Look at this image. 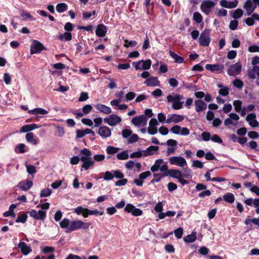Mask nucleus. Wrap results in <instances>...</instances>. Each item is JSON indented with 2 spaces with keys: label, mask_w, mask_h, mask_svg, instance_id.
<instances>
[{
  "label": "nucleus",
  "mask_w": 259,
  "mask_h": 259,
  "mask_svg": "<svg viewBox=\"0 0 259 259\" xmlns=\"http://www.w3.org/2000/svg\"><path fill=\"white\" fill-rule=\"evenodd\" d=\"M80 154L81 155L80 160L82 162V168L88 170L90 166L94 165L95 161L91 158L92 152L89 149L83 148L80 151Z\"/></svg>",
  "instance_id": "obj_1"
},
{
  "label": "nucleus",
  "mask_w": 259,
  "mask_h": 259,
  "mask_svg": "<svg viewBox=\"0 0 259 259\" xmlns=\"http://www.w3.org/2000/svg\"><path fill=\"white\" fill-rule=\"evenodd\" d=\"M73 212L77 215H82L84 218H87L89 215H102L104 211H99L97 209L89 210L87 208H84L82 206H78L73 209Z\"/></svg>",
  "instance_id": "obj_2"
},
{
  "label": "nucleus",
  "mask_w": 259,
  "mask_h": 259,
  "mask_svg": "<svg viewBox=\"0 0 259 259\" xmlns=\"http://www.w3.org/2000/svg\"><path fill=\"white\" fill-rule=\"evenodd\" d=\"M168 102L172 103V107L175 110H179L182 108L183 102L181 101L183 97L181 95L173 94L168 95L166 97Z\"/></svg>",
  "instance_id": "obj_3"
},
{
  "label": "nucleus",
  "mask_w": 259,
  "mask_h": 259,
  "mask_svg": "<svg viewBox=\"0 0 259 259\" xmlns=\"http://www.w3.org/2000/svg\"><path fill=\"white\" fill-rule=\"evenodd\" d=\"M90 226V223H84L80 220L71 221L69 232L77 229H87Z\"/></svg>",
  "instance_id": "obj_4"
},
{
  "label": "nucleus",
  "mask_w": 259,
  "mask_h": 259,
  "mask_svg": "<svg viewBox=\"0 0 259 259\" xmlns=\"http://www.w3.org/2000/svg\"><path fill=\"white\" fill-rule=\"evenodd\" d=\"M151 170L152 172H155L159 170L161 172H165L167 170L168 167L167 164L165 163L163 159H157L153 165L151 167Z\"/></svg>",
  "instance_id": "obj_5"
},
{
  "label": "nucleus",
  "mask_w": 259,
  "mask_h": 259,
  "mask_svg": "<svg viewBox=\"0 0 259 259\" xmlns=\"http://www.w3.org/2000/svg\"><path fill=\"white\" fill-rule=\"evenodd\" d=\"M168 160L171 165H175L180 167H184L187 166V162L185 159L180 156L170 157Z\"/></svg>",
  "instance_id": "obj_6"
},
{
  "label": "nucleus",
  "mask_w": 259,
  "mask_h": 259,
  "mask_svg": "<svg viewBox=\"0 0 259 259\" xmlns=\"http://www.w3.org/2000/svg\"><path fill=\"white\" fill-rule=\"evenodd\" d=\"M147 120L148 118L142 114L134 117L131 120V123L136 127H140L146 126Z\"/></svg>",
  "instance_id": "obj_7"
},
{
  "label": "nucleus",
  "mask_w": 259,
  "mask_h": 259,
  "mask_svg": "<svg viewBox=\"0 0 259 259\" xmlns=\"http://www.w3.org/2000/svg\"><path fill=\"white\" fill-rule=\"evenodd\" d=\"M215 5V4L211 1H204L200 5V9L205 15H208L211 12Z\"/></svg>",
  "instance_id": "obj_8"
},
{
  "label": "nucleus",
  "mask_w": 259,
  "mask_h": 259,
  "mask_svg": "<svg viewBox=\"0 0 259 259\" xmlns=\"http://www.w3.org/2000/svg\"><path fill=\"white\" fill-rule=\"evenodd\" d=\"M136 70H148L151 67V61L150 59L146 60H142L138 62L133 63Z\"/></svg>",
  "instance_id": "obj_9"
},
{
  "label": "nucleus",
  "mask_w": 259,
  "mask_h": 259,
  "mask_svg": "<svg viewBox=\"0 0 259 259\" xmlns=\"http://www.w3.org/2000/svg\"><path fill=\"white\" fill-rule=\"evenodd\" d=\"M105 123L111 126H114L121 121V118L116 114H111L104 119Z\"/></svg>",
  "instance_id": "obj_10"
},
{
  "label": "nucleus",
  "mask_w": 259,
  "mask_h": 259,
  "mask_svg": "<svg viewBox=\"0 0 259 259\" xmlns=\"http://www.w3.org/2000/svg\"><path fill=\"white\" fill-rule=\"evenodd\" d=\"M228 116L229 117L224 120V125L226 126L230 125H237L238 121L240 118L239 115L234 113H231Z\"/></svg>",
  "instance_id": "obj_11"
},
{
  "label": "nucleus",
  "mask_w": 259,
  "mask_h": 259,
  "mask_svg": "<svg viewBox=\"0 0 259 259\" xmlns=\"http://www.w3.org/2000/svg\"><path fill=\"white\" fill-rule=\"evenodd\" d=\"M242 69V65L240 62H237L236 64L231 65L227 71L229 75L236 76L238 75Z\"/></svg>",
  "instance_id": "obj_12"
},
{
  "label": "nucleus",
  "mask_w": 259,
  "mask_h": 259,
  "mask_svg": "<svg viewBox=\"0 0 259 259\" xmlns=\"http://www.w3.org/2000/svg\"><path fill=\"white\" fill-rule=\"evenodd\" d=\"M124 211L131 213L133 215L138 217L142 214L143 211L140 208H136L134 205L128 203L124 208Z\"/></svg>",
  "instance_id": "obj_13"
},
{
  "label": "nucleus",
  "mask_w": 259,
  "mask_h": 259,
  "mask_svg": "<svg viewBox=\"0 0 259 259\" xmlns=\"http://www.w3.org/2000/svg\"><path fill=\"white\" fill-rule=\"evenodd\" d=\"M48 113V111L41 108H36L28 111V114L35 115V119L36 120H39V118L42 117L41 115L47 114Z\"/></svg>",
  "instance_id": "obj_14"
},
{
  "label": "nucleus",
  "mask_w": 259,
  "mask_h": 259,
  "mask_svg": "<svg viewBox=\"0 0 259 259\" xmlns=\"http://www.w3.org/2000/svg\"><path fill=\"white\" fill-rule=\"evenodd\" d=\"M29 213L30 216L35 220L44 221L46 217V212L42 210L37 211L34 209H32L29 212Z\"/></svg>",
  "instance_id": "obj_15"
},
{
  "label": "nucleus",
  "mask_w": 259,
  "mask_h": 259,
  "mask_svg": "<svg viewBox=\"0 0 259 259\" xmlns=\"http://www.w3.org/2000/svg\"><path fill=\"white\" fill-rule=\"evenodd\" d=\"M166 143L168 146L166 151V155L168 156L174 154L177 148V141L175 140L169 139L166 141Z\"/></svg>",
  "instance_id": "obj_16"
},
{
  "label": "nucleus",
  "mask_w": 259,
  "mask_h": 259,
  "mask_svg": "<svg viewBox=\"0 0 259 259\" xmlns=\"http://www.w3.org/2000/svg\"><path fill=\"white\" fill-rule=\"evenodd\" d=\"M243 8L245 10L246 15L247 16L250 15L255 10L256 5L251 0H247L243 5Z\"/></svg>",
  "instance_id": "obj_17"
},
{
  "label": "nucleus",
  "mask_w": 259,
  "mask_h": 259,
  "mask_svg": "<svg viewBox=\"0 0 259 259\" xmlns=\"http://www.w3.org/2000/svg\"><path fill=\"white\" fill-rule=\"evenodd\" d=\"M158 124V121L155 118H152L149 122V126L147 132L149 134L153 135L157 133V125Z\"/></svg>",
  "instance_id": "obj_18"
},
{
  "label": "nucleus",
  "mask_w": 259,
  "mask_h": 259,
  "mask_svg": "<svg viewBox=\"0 0 259 259\" xmlns=\"http://www.w3.org/2000/svg\"><path fill=\"white\" fill-rule=\"evenodd\" d=\"M199 41L201 46H208L210 43L209 32L205 30L201 33L199 38Z\"/></svg>",
  "instance_id": "obj_19"
},
{
  "label": "nucleus",
  "mask_w": 259,
  "mask_h": 259,
  "mask_svg": "<svg viewBox=\"0 0 259 259\" xmlns=\"http://www.w3.org/2000/svg\"><path fill=\"white\" fill-rule=\"evenodd\" d=\"M151 175V173L150 171L142 172L139 175V179L134 180V182L137 186H142L143 184V181Z\"/></svg>",
  "instance_id": "obj_20"
},
{
  "label": "nucleus",
  "mask_w": 259,
  "mask_h": 259,
  "mask_svg": "<svg viewBox=\"0 0 259 259\" xmlns=\"http://www.w3.org/2000/svg\"><path fill=\"white\" fill-rule=\"evenodd\" d=\"M98 134L103 138L106 139L111 135L110 129L106 126H102L99 128Z\"/></svg>",
  "instance_id": "obj_21"
},
{
  "label": "nucleus",
  "mask_w": 259,
  "mask_h": 259,
  "mask_svg": "<svg viewBox=\"0 0 259 259\" xmlns=\"http://www.w3.org/2000/svg\"><path fill=\"white\" fill-rule=\"evenodd\" d=\"M44 47L42 44L37 40H34L31 46L30 52L31 54H36L44 50Z\"/></svg>",
  "instance_id": "obj_22"
},
{
  "label": "nucleus",
  "mask_w": 259,
  "mask_h": 259,
  "mask_svg": "<svg viewBox=\"0 0 259 259\" xmlns=\"http://www.w3.org/2000/svg\"><path fill=\"white\" fill-rule=\"evenodd\" d=\"M184 119V117L182 115L178 114H169L168 115V118L166 120V123H170L174 122L177 123L183 121Z\"/></svg>",
  "instance_id": "obj_23"
},
{
  "label": "nucleus",
  "mask_w": 259,
  "mask_h": 259,
  "mask_svg": "<svg viewBox=\"0 0 259 259\" xmlns=\"http://www.w3.org/2000/svg\"><path fill=\"white\" fill-rule=\"evenodd\" d=\"M32 185L33 183L31 181L26 180L21 181L18 184V187L23 191H27L30 189L32 186Z\"/></svg>",
  "instance_id": "obj_24"
},
{
  "label": "nucleus",
  "mask_w": 259,
  "mask_h": 259,
  "mask_svg": "<svg viewBox=\"0 0 259 259\" xmlns=\"http://www.w3.org/2000/svg\"><path fill=\"white\" fill-rule=\"evenodd\" d=\"M238 3L237 0H235L232 2L227 1V0H221L220 1V5L223 7L228 9H232L237 7Z\"/></svg>",
  "instance_id": "obj_25"
},
{
  "label": "nucleus",
  "mask_w": 259,
  "mask_h": 259,
  "mask_svg": "<svg viewBox=\"0 0 259 259\" xmlns=\"http://www.w3.org/2000/svg\"><path fill=\"white\" fill-rule=\"evenodd\" d=\"M246 119L251 126L256 127L259 126V123L256 120V116L254 114L250 113L248 114Z\"/></svg>",
  "instance_id": "obj_26"
},
{
  "label": "nucleus",
  "mask_w": 259,
  "mask_h": 259,
  "mask_svg": "<svg viewBox=\"0 0 259 259\" xmlns=\"http://www.w3.org/2000/svg\"><path fill=\"white\" fill-rule=\"evenodd\" d=\"M195 110L197 112L205 110L207 108L206 104L201 100H197L194 102Z\"/></svg>",
  "instance_id": "obj_27"
},
{
  "label": "nucleus",
  "mask_w": 259,
  "mask_h": 259,
  "mask_svg": "<svg viewBox=\"0 0 259 259\" xmlns=\"http://www.w3.org/2000/svg\"><path fill=\"white\" fill-rule=\"evenodd\" d=\"M96 109L104 114H109L112 112L110 107L102 104H97L95 105Z\"/></svg>",
  "instance_id": "obj_28"
},
{
  "label": "nucleus",
  "mask_w": 259,
  "mask_h": 259,
  "mask_svg": "<svg viewBox=\"0 0 259 259\" xmlns=\"http://www.w3.org/2000/svg\"><path fill=\"white\" fill-rule=\"evenodd\" d=\"M18 247L20 248L21 252L24 255H28L32 251L31 248L27 246L26 243L24 242H20L18 245Z\"/></svg>",
  "instance_id": "obj_29"
},
{
  "label": "nucleus",
  "mask_w": 259,
  "mask_h": 259,
  "mask_svg": "<svg viewBox=\"0 0 259 259\" xmlns=\"http://www.w3.org/2000/svg\"><path fill=\"white\" fill-rule=\"evenodd\" d=\"M125 166L128 169H132L134 167H136L137 170L139 171L142 167L141 163L139 162H135L133 160H130L125 163Z\"/></svg>",
  "instance_id": "obj_30"
},
{
  "label": "nucleus",
  "mask_w": 259,
  "mask_h": 259,
  "mask_svg": "<svg viewBox=\"0 0 259 259\" xmlns=\"http://www.w3.org/2000/svg\"><path fill=\"white\" fill-rule=\"evenodd\" d=\"M205 68L212 72H216L224 69V66L223 65L215 64H206Z\"/></svg>",
  "instance_id": "obj_31"
},
{
  "label": "nucleus",
  "mask_w": 259,
  "mask_h": 259,
  "mask_svg": "<svg viewBox=\"0 0 259 259\" xmlns=\"http://www.w3.org/2000/svg\"><path fill=\"white\" fill-rule=\"evenodd\" d=\"M107 32V28L103 24H99L97 26L96 34L99 37H103L105 35Z\"/></svg>",
  "instance_id": "obj_32"
},
{
  "label": "nucleus",
  "mask_w": 259,
  "mask_h": 259,
  "mask_svg": "<svg viewBox=\"0 0 259 259\" xmlns=\"http://www.w3.org/2000/svg\"><path fill=\"white\" fill-rule=\"evenodd\" d=\"M144 83L149 87H156L159 85V81L157 77H151L144 81Z\"/></svg>",
  "instance_id": "obj_33"
},
{
  "label": "nucleus",
  "mask_w": 259,
  "mask_h": 259,
  "mask_svg": "<svg viewBox=\"0 0 259 259\" xmlns=\"http://www.w3.org/2000/svg\"><path fill=\"white\" fill-rule=\"evenodd\" d=\"M40 126H38L36 124L32 123L31 124L25 125L21 127L20 132L21 133H26L32 131L34 129L40 127Z\"/></svg>",
  "instance_id": "obj_34"
},
{
  "label": "nucleus",
  "mask_w": 259,
  "mask_h": 259,
  "mask_svg": "<svg viewBox=\"0 0 259 259\" xmlns=\"http://www.w3.org/2000/svg\"><path fill=\"white\" fill-rule=\"evenodd\" d=\"M159 150V147L155 146H150L148 147L146 150H144L145 157L152 155L155 152Z\"/></svg>",
  "instance_id": "obj_35"
},
{
  "label": "nucleus",
  "mask_w": 259,
  "mask_h": 259,
  "mask_svg": "<svg viewBox=\"0 0 259 259\" xmlns=\"http://www.w3.org/2000/svg\"><path fill=\"white\" fill-rule=\"evenodd\" d=\"M168 175H169L172 178L177 179H180L182 177V173L179 169H170L168 172Z\"/></svg>",
  "instance_id": "obj_36"
},
{
  "label": "nucleus",
  "mask_w": 259,
  "mask_h": 259,
  "mask_svg": "<svg viewBox=\"0 0 259 259\" xmlns=\"http://www.w3.org/2000/svg\"><path fill=\"white\" fill-rule=\"evenodd\" d=\"M71 221L69 219L65 218L63 219L59 223L60 227L63 229H66V232L69 233L70 225Z\"/></svg>",
  "instance_id": "obj_37"
},
{
  "label": "nucleus",
  "mask_w": 259,
  "mask_h": 259,
  "mask_svg": "<svg viewBox=\"0 0 259 259\" xmlns=\"http://www.w3.org/2000/svg\"><path fill=\"white\" fill-rule=\"evenodd\" d=\"M244 203L249 206L257 207L259 206V198L256 199L248 198L244 201Z\"/></svg>",
  "instance_id": "obj_38"
},
{
  "label": "nucleus",
  "mask_w": 259,
  "mask_h": 259,
  "mask_svg": "<svg viewBox=\"0 0 259 259\" xmlns=\"http://www.w3.org/2000/svg\"><path fill=\"white\" fill-rule=\"evenodd\" d=\"M26 139L28 142L33 145H36L38 143V139L34 138V134L32 133H28L26 135Z\"/></svg>",
  "instance_id": "obj_39"
},
{
  "label": "nucleus",
  "mask_w": 259,
  "mask_h": 259,
  "mask_svg": "<svg viewBox=\"0 0 259 259\" xmlns=\"http://www.w3.org/2000/svg\"><path fill=\"white\" fill-rule=\"evenodd\" d=\"M16 207V205L15 204H12L9 207V209L8 211H6L4 213L3 215L5 217H8L11 216L13 218H15L16 215L14 212V209Z\"/></svg>",
  "instance_id": "obj_40"
},
{
  "label": "nucleus",
  "mask_w": 259,
  "mask_h": 259,
  "mask_svg": "<svg viewBox=\"0 0 259 259\" xmlns=\"http://www.w3.org/2000/svg\"><path fill=\"white\" fill-rule=\"evenodd\" d=\"M223 199L226 202L232 203L235 200V197L233 194L227 193L223 196Z\"/></svg>",
  "instance_id": "obj_41"
},
{
  "label": "nucleus",
  "mask_w": 259,
  "mask_h": 259,
  "mask_svg": "<svg viewBox=\"0 0 259 259\" xmlns=\"http://www.w3.org/2000/svg\"><path fill=\"white\" fill-rule=\"evenodd\" d=\"M196 239V233L193 232L190 235H188L187 236L184 238V240L186 242L192 243L194 242Z\"/></svg>",
  "instance_id": "obj_42"
},
{
  "label": "nucleus",
  "mask_w": 259,
  "mask_h": 259,
  "mask_svg": "<svg viewBox=\"0 0 259 259\" xmlns=\"http://www.w3.org/2000/svg\"><path fill=\"white\" fill-rule=\"evenodd\" d=\"M169 55L175 60V62L182 63L184 62V58L174 52L170 51L169 52Z\"/></svg>",
  "instance_id": "obj_43"
},
{
  "label": "nucleus",
  "mask_w": 259,
  "mask_h": 259,
  "mask_svg": "<svg viewBox=\"0 0 259 259\" xmlns=\"http://www.w3.org/2000/svg\"><path fill=\"white\" fill-rule=\"evenodd\" d=\"M68 9V6L65 3H60L56 6V10L59 13H63Z\"/></svg>",
  "instance_id": "obj_44"
},
{
  "label": "nucleus",
  "mask_w": 259,
  "mask_h": 259,
  "mask_svg": "<svg viewBox=\"0 0 259 259\" xmlns=\"http://www.w3.org/2000/svg\"><path fill=\"white\" fill-rule=\"evenodd\" d=\"M52 193V190L50 188H45L41 190L40 193V197H47L50 196Z\"/></svg>",
  "instance_id": "obj_45"
},
{
  "label": "nucleus",
  "mask_w": 259,
  "mask_h": 259,
  "mask_svg": "<svg viewBox=\"0 0 259 259\" xmlns=\"http://www.w3.org/2000/svg\"><path fill=\"white\" fill-rule=\"evenodd\" d=\"M59 38L61 40L69 41L72 38L71 33L69 32H65L59 35Z\"/></svg>",
  "instance_id": "obj_46"
},
{
  "label": "nucleus",
  "mask_w": 259,
  "mask_h": 259,
  "mask_svg": "<svg viewBox=\"0 0 259 259\" xmlns=\"http://www.w3.org/2000/svg\"><path fill=\"white\" fill-rule=\"evenodd\" d=\"M116 157L119 160H126L128 158L129 156L127 151L124 150L121 152L118 153Z\"/></svg>",
  "instance_id": "obj_47"
},
{
  "label": "nucleus",
  "mask_w": 259,
  "mask_h": 259,
  "mask_svg": "<svg viewBox=\"0 0 259 259\" xmlns=\"http://www.w3.org/2000/svg\"><path fill=\"white\" fill-rule=\"evenodd\" d=\"M142 156L145 157V154L144 150H139L138 151L134 152L130 155V158H140Z\"/></svg>",
  "instance_id": "obj_48"
},
{
  "label": "nucleus",
  "mask_w": 259,
  "mask_h": 259,
  "mask_svg": "<svg viewBox=\"0 0 259 259\" xmlns=\"http://www.w3.org/2000/svg\"><path fill=\"white\" fill-rule=\"evenodd\" d=\"M21 16L23 18V20H29L31 21H33L34 19L31 16V15L28 12L22 10L21 11Z\"/></svg>",
  "instance_id": "obj_49"
},
{
  "label": "nucleus",
  "mask_w": 259,
  "mask_h": 259,
  "mask_svg": "<svg viewBox=\"0 0 259 259\" xmlns=\"http://www.w3.org/2000/svg\"><path fill=\"white\" fill-rule=\"evenodd\" d=\"M233 105L234 106L235 110L239 112L242 108V102L240 100H235L233 101Z\"/></svg>",
  "instance_id": "obj_50"
},
{
  "label": "nucleus",
  "mask_w": 259,
  "mask_h": 259,
  "mask_svg": "<svg viewBox=\"0 0 259 259\" xmlns=\"http://www.w3.org/2000/svg\"><path fill=\"white\" fill-rule=\"evenodd\" d=\"M40 250L44 253H52L55 251V248L51 246L40 247Z\"/></svg>",
  "instance_id": "obj_51"
},
{
  "label": "nucleus",
  "mask_w": 259,
  "mask_h": 259,
  "mask_svg": "<svg viewBox=\"0 0 259 259\" xmlns=\"http://www.w3.org/2000/svg\"><path fill=\"white\" fill-rule=\"evenodd\" d=\"M193 17V19L197 23H200L202 21V16L201 14L198 12L194 13Z\"/></svg>",
  "instance_id": "obj_52"
},
{
  "label": "nucleus",
  "mask_w": 259,
  "mask_h": 259,
  "mask_svg": "<svg viewBox=\"0 0 259 259\" xmlns=\"http://www.w3.org/2000/svg\"><path fill=\"white\" fill-rule=\"evenodd\" d=\"M119 148H115L112 146H108L106 148V152L108 154H113L117 153Z\"/></svg>",
  "instance_id": "obj_53"
},
{
  "label": "nucleus",
  "mask_w": 259,
  "mask_h": 259,
  "mask_svg": "<svg viewBox=\"0 0 259 259\" xmlns=\"http://www.w3.org/2000/svg\"><path fill=\"white\" fill-rule=\"evenodd\" d=\"M27 172L30 175L34 174L36 172V168L32 165H26Z\"/></svg>",
  "instance_id": "obj_54"
},
{
  "label": "nucleus",
  "mask_w": 259,
  "mask_h": 259,
  "mask_svg": "<svg viewBox=\"0 0 259 259\" xmlns=\"http://www.w3.org/2000/svg\"><path fill=\"white\" fill-rule=\"evenodd\" d=\"M124 42V46L125 47H135L138 44L137 42L135 40L129 41L127 39H125Z\"/></svg>",
  "instance_id": "obj_55"
},
{
  "label": "nucleus",
  "mask_w": 259,
  "mask_h": 259,
  "mask_svg": "<svg viewBox=\"0 0 259 259\" xmlns=\"http://www.w3.org/2000/svg\"><path fill=\"white\" fill-rule=\"evenodd\" d=\"M25 146L24 144H20L16 147L15 151L17 153H24L25 152Z\"/></svg>",
  "instance_id": "obj_56"
},
{
  "label": "nucleus",
  "mask_w": 259,
  "mask_h": 259,
  "mask_svg": "<svg viewBox=\"0 0 259 259\" xmlns=\"http://www.w3.org/2000/svg\"><path fill=\"white\" fill-rule=\"evenodd\" d=\"M243 13V12L242 10L240 9H237L234 11L233 14V17L234 19L240 18L242 16Z\"/></svg>",
  "instance_id": "obj_57"
},
{
  "label": "nucleus",
  "mask_w": 259,
  "mask_h": 259,
  "mask_svg": "<svg viewBox=\"0 0 259 259\" xmlns=\"http://www.w3.org/2000/svg\"><path fill=\"white\" fill-rule=\"evenodd\" d=\"M192 172L191 169L185 168L184 169L183 177L186 179L191 178L192 176Z\"/></svg>",
  "instance_id": "obj_58"
},
{
  "label": "nucleus",
  "mask_w": 259,
  "mask_h": 259,
  "mask_svg": "<svg viewBox=\"0 0 259 259\" xmlns=\"http://www.w3.org/2000/svg\"><path fill=\"white\" fill-rule=\"evenodd\" d=\"M55 127L57 129V136L59 137H62L65 134V131L64 128L59 125H55Z\"/></svg>",
  "instance_id": "obj_59"
},
{
  "label": "nucleus",
  "mask_w": 259,
  "mask_h": 259,
  "mask_svg": "<svg viewBox=\"0 0 259 259\" xmlns=\"http://www.w3.org/2000/svg\"><path fill=\"white\" fill-rule=\"evenodd\" d=\"M233 84L237 88L241 89L243 86V82L239 79H235L233 82Z\"/></svg>",
  "instance_id": "obj_60"
},
{
  "label": "nucleus",
  "mask_w": 259,
  "mask_h": 259,
  "mask_svg": "<svg viewBox=\"0 0 259 259\" xmlns=\"http://www.w3.org/2000/svg\"><path fill=\"white\" fill-rule=\"evenodd\" d=\"M133 132L132 131L128 128L124 129L122 131V136L124 138H130V137L132 135Z\"/></svg>",
  "instance_id": "obj_61"
},
{
  "label": "nucleus",
  "mask_w": 259,
  "mask_h": 259,
  "mask_svg": "<svg viewBox=\"0 0 259 259\" xmlns=\"http://www.w3.org/2000/svg\"><path fill=\"white\" fill-rule=\"evenodd\" d=\"M27 218V214H26L25 213L22 214V215L18 216V218L16 220V222L17 223H24L26 221Z\"/></svg>",
  "instance_id": "obj_62"
},
{
  "label": "nucleus",
  "mask_w": 259,
  "mask_h": 259,
  "mask_svg": "<svg viewBox=\"0 0 259 259\" xmlns=\"http://www.w3.org/2000/svg\"><path fill=\"white\" fill-rule=\"evenodd\" d=\"M175 236L177 238H181L183 234V229L181 227H179L174 231Z\"/></svg>",
  "instance_id": "obj_63"
},
{
  "label": "nucleus",
  "mask_w": 259,
  "mask_h": 259,
  "mask_svg": "<svg viewBox=\"0 0 259 259\" xmlns=\"http://www.w3.org/2000/svg\"><path fill=\"white\" fill-rule=\"evenodd\" d=\"M112 172H113V178L122 179L124 177V175L120 170H113Z\"/></svg>",
  "instance_id": "obj_64"
}]
</instances>
